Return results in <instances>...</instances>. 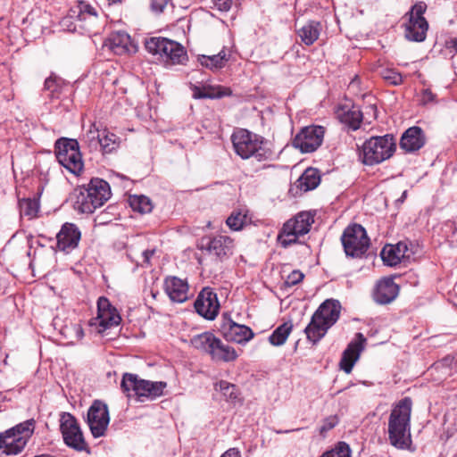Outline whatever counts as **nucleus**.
<instances>
[{
    "instance_id": "nucleus-1",
    "label": "nucleus",
    "mask_w": 457,
    "mask_h": 457,
    "mask_svg": "<svg viewBox=\"0 0 457 457\" xmlns=\"http://www.w3.org/2000/svg\"><path fill=\"white\" fill-rule=\"evenodd\" d=\"M411 400L402 399L392 410L388 420V438L390 444L398 449H407L411 444Z\"/></svg>"
},
{
    "instance_id": "nucleus-2",
    "label": "nucleus",
    "mask_w": 457,
    "mask_h": 457,
    "mask_svg": "<svg viewBox=\"0 0 457 457\" xmlns=\"http://www.w3.org/2000/svg\"><path fill=\"white\" fill-rule=\"evenodd\" d=\"M233 148L242 159H253L265 162L273 159L274 153L268 146L267 141L247 129H237L231 135Z\"/></svg>"
},
{
    "instance_id": "nucleus-3",
    "label": "nucleus",
    "mask_w": 457,
    "mask_h": 457,
    "mask_svg": "<svg viewBox=\"0 0 457 457\" xmlns=\"http://www.w3.org/2000/svg\"><path fill=\"white\" fill-rule=\"evenodd\" d=\"M111 196L109 184L101 179H92L87 185L74 189V209L80 213H93Z\"/></svg>"
},
{
    "instance_id": "nucleus-4",
    "label": "nucleus",
    "mask_w": 457,
    "mask_h": 457,
    "mask_svg": "<svg viewBox=\"0 0 457 457\" xmlns=\"http://www.w3.org/2000/svg\"><path fill=\"white\" fill-rule=\"evenodd\" d=\"M341 304L335 299L325 300L312 314L311 321L304 328L308 341L316 345L325 337L328 330L337 321Z\"/></svg>"
},
{
    "instance_id": "nucleus-5",
    "label": "nucleus",
    "mask_w": 457,
    "mask_h": 457,
    "mask_svg": "<svg viewBox=\"0 0 457 457\" xmlns=\"http://www.w3.org/2000/svg\"><path fill=\"white\" fill-rule=\"evenodd\" d=\"M395 142L392 135L371 137L361 145L359 158L365 165H375L389 159L395 151Z\"/></svg>"
},
{
    "instance_id": "nucleus-6",
    "label": "nucleus",
    "mask_w": 457,
    "mask_h": 457,
    "mask_svg": "<svg viewBox=\"0 0 457 457\" xmlns=\"http://www.w3.org/2000/svg\"><path fill=\"white\" fill-rule=\"evenodd\" d=\"M167 384L162 381H150L140 378L137 374L124 373L120 382V387L127 396H130L133 393L138 399L143 402L145 399L154 400L163 394V390Z\"/></svg>"
},
{
    "instance_id": "nucleus-7",
    "label": "nucleus",
    "mask_w": 457,
    "mask_h": 457,
    "mask_svg": "<svg viewBox=\"0 0 457 457\" xmlns=\"http://www.w3.org/2000/svg\"><path fill=\"white\" fill-rule=\"evenodd\" d=\"M145 46L148 53L158 55L168 64H184L188 59L181 44L166 37H154L146 39Z\"/></svg>"
},
{
    "instance_id": "nucleus-8",
    "label": "nucleus",
    "mask_w": 457,
    "mask_h": 457,
    "mask_svg": "<svg viewBox=\"0 0 457 457\" xmlns=\"http://www.w3.org/2000/svg\"><path fill=\"white\" fill-rule=\"evenodd\" d=\"M54 153L58 162L69 172L80 175L84 169V162L76 139L60 138L55 142Z\"/></svg>"
},
{
    "instance_id": "nucleus-9",
    "label": "nucleus",
    "mask_w": 457,
    "mask_h": 457,
    "mask_svg": "<svg viewBox=\"0 0 457 457\" xmlns=\"http://www.w3.org/2000/svg\"><path fill=\"white\" fill-rule=\"evenodd\" d=\"M313 221V216L310 212H302L298 213L283 225L277 237L278 242L284 248L296 244L300 236H303L310 231Z\"/></svg>"
},
{
    "instance_id": "nucleus-10",
    "label": "nucleus",
    "mask_w": 457,
    "mask_h": 457,
    "mask_svg": "<svg viewBox=\"0 0 457 457\" xmlns=\"http://www.w3.org/2000/svg\"><path fill=\"white\" fill-rule=\"evenodd\" d=\"M83 141L89 151L100 150L103 154H109L117 151L121 143L119 136L107 129H99L95 124L83 136Z\"/></svg>"
},
{
    "instance_id": "nucleus-11",
    "label": "nucleus",
    "mask_w": 457,
    "mask_h": 457,
    "mask_svg": "<svg viewBox=\"0 0 457 457\" xmlns=\"http://www.w3.org/2000/svg\"><path fill=\"white\" fill-rule=\"evenodd\" d=\"M341 241L345 254L351 257H361L370 246V238L367 232L360 224L348 226L344 230Z\"/></svg>"
},
{
    "instance_id": "nucleus-12",
    "label": "nucleus",
    "mask_w": 457,
    "mask_h": 457,
    "mask_svg": "<svg viewBox=\"0 0 457 457\" xmlns=\"http://www.w3.org/2000/svg\"><path fill=\"white\" fill-rule=\"evenodd\" d=\"M60 430L65 445L77 451L87 447L83 433L76 418L70 412H62L60 418Z\"/></svg>"
},
{
    "instance_id": "nucleus-13",
    "label": "nucleus",
    "mask_w": 457,
    "mask_h": 457,
    "mask_svg": "<svg viewBox=\"0 0 457 457\" xmlns=\"http://www.w3.org/2000/svg\"><path fill=\"white\" fill-rule=\"evenodd\" d=\"M121 318L116 308L112 306L110 301L104 297H99L97 301V316L89 322L90 327L95 328L99 334L106 329L118 326Z\"/></svg>"
},
{
    "instance_id": "nucleus-14",
    "label": "nucleus",
    "mask_w": 457,
    "mask_h": 457,
    "mask_svg": "<svg viewBox=\"0 0 457 457\" xmlns=\"http://www.w3.org/2000/svg\"><path fill=\"white\" fill-rule=\"evenodd\" d=\"M110 422V416L107 405L96 400L89 407L87 415V423L94 437H101L105 435Z\"/></svg>"
},
{
    "instance_id": "nucleus-15",
    "label": "nucleus",
    "mask_w": 457,
    "mask_h": 457,
    "mask_svg": "<svg viewBox=\"0 0 457 457\" xmlns=\"http://www.w3.org/2000/svg\"><path fill=\"white\" fill-rule=\"evenodd\" d=\"M325 129L321 126H308L295 137L293 145L302 153H312L322 144Z\"/></svg>"
},
{
    "instance_id": "nucleus-16",
    "label": "nucleus",
    "mask_w": 457,
    "mask_h": 457,
    "mask_svg": "<svg viewBox=\"0 0 457 457\" xmlns=\"http://www.w3.org/2000/svg\"><path fill=\"white\" fill-rule=\"evenodd\" d=\"M195 312L208 320H213L220 308L217 294L212 287H204L195 302Z\"/></svg>"
},
{
    "instance_id": "nucleus-17",
    "label": "nucleus",
    "mask_w": 457,
    "mask_h": 457,
    "mask_svg": "<svg viewBox=\"0 0 457 457\" xmlns=\"http://www.w3.org/2000/svg\"><path fill=\"white\" fill-rule=\"evenodd\" d=\"M220 329L228 341L243 343L253 337V332L249 327L235 322L228 313L222 315Z\"/></svg>"
},
{
    "instance_id": "nucleus-18",
    "label": "nucleus",
    "mask_w": 457,
    "mask_h": 457,
    "mask_svg": "<svg viewBox=\"0 0 457 457\" xmlns=\"http://www.w3.org/2000/svg\"><path fill=\"white\" fill-rule=\"evenodd\" d=\"M81 237L79 228L74 223H64L56 235L57 248L69 253L78 247Z\"/></svg>"
},
{
    "instance_id": "nucleus-19",
    "label": "nucleus",
    "mask_w": 457,
    "mask_h": 457,
    "mask_svg": "<svg viewBox=\"0 0 457 457\" xmlns=\"http://www.w3.org/2000/svg\"><path fill=\"white\" fill-rule=\"evenodd\" d=\"M78 14L76 15V22L73 30L77 29V27L82 29L86 33L96 34L98 32L96 28L98 22V15L96 9L90 4L80 2L78 5Z\"/></svg>"
},
{
    "instance_id": "nucleus-20",
    "label": "nucleus",
    "mask_w": 457,
    "mask_h": 457,
    "mask_svg": "<svg viewBox=\"0 0 457 457\" xmlns=\"http://www.w3.org/2000/svg\"><path fill=\"white\" fill-rule=\"evenodd\" d=\"M366 338L361 333L356 334V339L352 341L344 351L340 360V368L346 374L351 373L355 362L360 357L361 352L364 348Z\"/></svg>"
},
{
    "instance_id": "nucleus-21",
    "label": "nucleus",
    "mask_w": 457,
    "mask_h": 457,
    "mask_svg": "<svg viewBox=\"0 0 457 457\" xmlns=\"http://www.w3.org/2000/svg\"><path fill=\"white\" fill-rule=\"evenodd\" d=\"M399 294V287L393 278H383L376 284L373 299L378 304L392 303Z\"/></svg>"
},
{
    "instance_id": "nucleus-22",
    "label": "nucleus",
    "mask_w": 457,
    "mask_h": 457,
    "mask_svg": "<svg viewBox=\"0 0 457 457\" xmlns=\"http://www.w3.org/2000/svg\"><path fill=\"white\" fill-rule=\"evenodd\" d=\"M164 290L169 298L175 303H184L189 297L187 281L175 276L164 279Z\"/></svg>"
},
{
    "instance_id": "nucleus-23",
    "label": "nucleus",
    "mask_w": 457,
    "mask_h": 457,
    "mask_svg": "<svg viewBox=\"0 0 457 457\" xmlns=\"http://www.w3.org/2000/svg\"><path fill=\"white\" fill-rule=\"evenodd\" d=\"M204 248L210 254H212L220 261H223L232 255L234 240L228 236H217L210 238Z\"/></svg>"
},
{
    "instance_id": "nucleus-24",
    "label": "nucleus",
    "mask_w": 457,
    "mask_h": 457,
    "mask_svg": "<svg viewBox=\"0 0 457 457\" xmlns=\"http://www.w3.org/2000/svg\"><path fill=\"white\" fill-rule=\"evenodd\" d=\"M426 137L424 131L418 126L407 129L401 137L400 147L407 153H413L424 146Z\"/></svg>"
},
{
    "instance_id": "nucleus-25",
    "label": "nucleus",
    "mask_w": 457,
    "mask_h": 457,
    "mask_svg": "<svg viewBox=\"0 0 457 457\" xmlns=\"http://www.w3.org/2000/svg\"><path fill=\"white\" fill-rule=\"evenodd\" d=\"M53 324L71 344L80 340L84 337V331L78 322H72L58 315L53 320Z\"/></svg>"
},
{
    "instance_id": "nucleus-26",
    "label": "nucleus",
    "mask_w": 457,
    "mask_h": 457,
    "mask_svg": "<svg viewBox=\"0 0 457 457\" xmlns=\"http://www.w3.org/2000/svg\"><path fill=\"white\" fill-rule=\"evenodd\" d=\"M337 115L340 122L353 131L359 129L361 123L368 125L371 123V120L364 116L363 112L355 105H353L351 108L343 107Z\"/></svg>"
},
{
    "instance_id": "nucleus-27",
    "label": "nucleus",
    "mask_w": 457,
    "mask_h": 457,
    "mask_svg": "<svg viewBox=\"0 0 457 457\" xmlns=\"http://www.w3.org/2000/svg\"><path fill=\"white\" fill-rule=\"evenodd\" d=\"M26 445L22 437L12 436L7 429L0 433V457L17 455L21 453Z\"/></svg>"
},
{
    "instance_id": "nucleus-28",
    "label": "nucleus",
    "mask_w": 457,
    "mask_h": 457,
    "mask_svg": "<svg viewBox=\"0 0 457 457\" xmlns=\"http://www.w3.org/2000/svg\"><path fill=\"white\" fill-rule=\"evenodd\" d=\"M404 27V36L407 40L413 42H422L425 40L428 29V23L426 19H420V21L409 19Z\"/></svg>"
},
{
    "instance_id": "nucleus-29",
    "label": "nucleus",
    "mask_w": 457,
    "mask_h": 457,
    "mask_svg": "<svg viewBox=\"0 0 457 457\" xmlns=\"http://www.w3.org/2000/svg\"><path fill=\"white\" fill-rule=\"evenodd\" d=\"M407 245L405 243L399 242L396 245H386L381 251V258L383 262L390 267L396 266L405 256Z\"/></svg>"
},
{
    "instance_id": "nucleus-30",
    "label": "nucleus",
    "mask_w": 457,
    "mask_h": 457,
    "mask_svg": "<svg viewBox=\"0 0 457 457\" xmlns=\"http://www.w3.org/2000/svg\"><path fill=\"white\" fill-rule=\"evenodd\" d=\"M212 360L217 361H233L237 358L236 350L230 345L224 344L220 338L215 337L209 353Z\"/></svg>"
},
{
    "instance_id": "nucleus-31",
    "label": "nucleus",
    "mask_w": 457,
    "mask_h": 457,
    "mask_svg": "<svg viewBox=\"0 0 457 457\" xmlns=\"http://www.w3.org/2000/svg\"><path fill=\"white\" fill-rule=\"evenodd\" d=\"M213 388L216 392H220L222 395L226 402L234 405L242 403L240 390L235 384L226 380H220L214 383Z\"/></svg>"
},
{
    "instance_id": "nucleus-32",
    "label": "nucleus",
    "mask_w": 457,
    "mask_h": 457,
    "mask_svg": "<svg viewBox=\"0 0 457 457\" xmlns=\"http://www.w3.org/2000/svg\"><path fill=\"white\" fill-rule=\"evenodd\" d=\"M321 31V24L319 21H311L297 30V35L306 46L312 45Z\"/></svg>"
},
{
    "instance_id": "nucleus-33",
    "label": "nucleus",
    "mask_w": 457,
    "mask_h": 457,
    "mask_svg": "<svg viewBox=\"0 0 457 457\" xmlns=\"http://www.w3.org/2000/svg\"><path fill=\"white\" fill-rule=\"evenodd\" d=\"M130 37L129 34L121 31L112 33L109 39V48L118 55H121L129 51Z\"/></svg>"
},
{
    "instance_id": "nucleus-34",
    "label": "nucleus",
    "mask_w": 457,
    "mask_h": 457,
    "mask_svg": "<svg viewBox=\"0 0 457 457\" xmlns=\"http://www.w3.org/2000/svg\"><path fill=\"white\" fill-rule=\"evenodd\" d=\"M320 182V177L317 169L308 168L297 179V187L304 192L312 190L318 187Z\"/></svg>"
},
{
    "instance_id": "nucleus-35",
    "label": "nucleus",
    "mask_w": 457,
    "mask_h": 457,
    "mask_svg": "<svg viewBox=\"0 0 457 457\" xmlns=\"http://www.w3.org/2000/svg\"><path fill=\"white\" fill-rule=\"evenodd\" d=\"M228 57L225 50H221L219 54L213 55H200L198 62L200 64L212 71L223 68L228 62Z\"/></svg>"
},
{
    "instance_id": "nucleus-36",
    "label": "nucleus",
    "mask_w": 457,
    "mask_h": 457,
    "mask_svg": "<svg viewBox=\"0 0 457 457\" xmlns=\"http://www.w3.org/2000/svg\"><path fill=\"white\" fill-rule=\"evenodd\" d=\"M215 337L212 332H204L193 337L190 342L193 347L209 354L212 344L215 343Z\"/></svg>"
},
{
    "instance_id": "nucleus-37",
    "label": "nucleus",
    "mask_w": 457,
    "mask_h": 457,
    "mask_svg": "<svg viewBox=\"0 0 457 457\" xmlns=\"http://www.w3.org/2000/svg\"><path fill=\"white\" fill-rule=\"evenodd\" d=\"M35 429V421L33 419L27 420L23 422L17 424L16 426L8 429V433L12 434V436L22 437L26 443L33 435Z\"/></svg>"
},
{
    "instance_id": "nucleus-38",
    "label": "nucleus",
    "mask_w": 457,
    "mask_h": 457,
    "mask_svg": "<svg viewBox=\"0 0 457 457\" xmlns=\"http://www.w3.org/2000/svg\"><path fill=\"white\" fill-rule=\"evenodd\" d=\"M292 328L293 326L291 323L285 322L281 324L269 337V342L275 346L284 345L290 335Z\"/></svg>"
},
{
    "instance_id": "nucleus-39",
    "label": "nucleus",
    "mask_w": 457,
    "mask_h": 457,
    "mask_svg": "<svg viewBox=\"0 0 457 457\" xmlns=\"http://www.w3.org/2000/svg\"><path fill=\"white\" fill-rule=\"evenodd\" d=\"M247 224V216L241 211H233L226 220V225L232 231H240Z\"/></svg>"
},
{
    "instance_id": "nucleus-40",
    "label": "nucleus",
    "mask_w": 457,
    "mask_h": 457,
    "mask_svg": "<svg viewBox=\"0 0 457 457\" xmlns=\"http://www.w3.org/2000/svg\"><path fill=\"white\" fill-rule=\"evenodd\" d=\"M129 205L134 211L140 213H148L153 209L151 200L145 195H131Z\"/></svg>"
},
{
    "instance_id": "nucleus-41",
    "label": "nucleus",
    "mask_w": 457,
    "mask_h": 457,
    "mask_svg": "<svg viewBox=\"0 0 457 457\" xmlns=\"http://www.w3.org/2000/svg\"><path fill=\"white\" fill-rule=\"evenodd\" d=\"M21 215L31 220L37 217L39 211V203L36 199H22L20 201Z\"/></svg>"
},
{
    "instance_id": "nucleus-42",
    "label": "nucleus",
    "mask_w": 457,
    "mask_h": 457,
    "mask_svg": "<svg viewBox=\"0 0 457 457\" xmlns=\"http://www.w3.org/2000/svg\"><path fill=\"white\" fill-rule=\"evenodd\" d=\"M63 81L61 78L51 75L46 79L44 89L50 93L51 97H58L62 88Z\"/></svg>"
},
{
    "instance_id": "nucleus-43",
    "label": "nucleus",
    "mask_w": 457,
    "mask_h": 457,
    "mask_svg": "<svg viewBox=\"0 0 457 457\" xmlns=\"http://www.w3.org/2000/svg\"><path fill=\"white\" fill-rule=\"evenodd\" d=\"M320 457H351V450L346 443L339 442L335 448L325 452Z\"/></svg>"
},
{
    "instance_id": "nucleus-44",
    "label": "nucleus",
    "mask_w": 457,
    "mask_h": 457,
    "mask_svg": "<svg viewBox=\"0 0 457 457\" xmlns=\"http://www.w3.org/2000/svg\"><path fill=\"white\" fill-rule=\"evenodd\" d=\"M383 79L389 84L398 86L403 83V76L395 70H386L382 73Z\"/></svg>"
},
{
    "instance_id": "nucleus-45",
    "label": "nucleus",
    "mask_w": 457,
    "mask_h": 457,
    "mask_svg": "<svg viewBox=\"0 0 457 457\" xmlns=\"http://www.w3.org/2000/svg\"><path fill=\"white\" fill-rule=\"evenodd\" d=\"M426 10L427 4L424 2H419L415 4L409 12V19L417 21H420V19H425L423 15Z\"/></svg>"
},
{
    "instance_id": "nucleus-46",
    "label": "nucleus",
    "mask_w": 457,
    "mask_h": 457,
    "mask_svg": "<svg viewBox=\"0 0 457 457\" xmlns=\"http://www.w3.org/2000/svg\"><path fill=\"white\" fill-rule=\"evenodd\" d=\"M339 422L337 415H331L323 420V424L320 428V434L324 436L328 431L334 428Z\"/></svg>"
},
{
    "instance_id": "nucleus-47",
    "label": "nucleus",
    "mask_w": 457,
    "mask_h": 457,
    "mask_svg": "<svg viewBox=\"0 0 457 457\" xmlns=\"http://www.w3.org/2000/svg\"><path fill=\"white\" fill-rule=\"evenodd\" d=\"M304 278L303 272L298 270H293L286 278L285 284L287 287H293L300 283Z\"/></svg>"
},
{
    "instance_id": "nucleus-48",
    "label": "nucleus",
    "mask_w": 457,
    "mask_h": 457,
    "mask_svg": "<svg viewBox=\"0 0 457 457\" xmlns=\"http://www.w3.org/2000/svg\"><path fill=\"white\" fill-rule=\"evenodd\" d=\"M170 0H151V9L157 13L162 12Z\"/></svg>"
},
{
    "instance_id": "nucleus-49",
    "label": "nucleus",
    "mask_w": 457,
    "mask_h": 457,
    "mask_svg": "<svg viewBox=\"0 0 457 457\" xmlns=\"http://www.w3.org/2000/svg\"><path fill=\"white\" fill-rule=\"evenodd\" d=\"M214 7L220 12H228L233 3V0H212Z\"/></svg>"
},
{
    "instance_id": "nucleus-50",
    "label": "nucleus",
    "mask_w": 457,
    "mask_h": 457,
    "mask_svg": "<svg viewBox=\"0 0 457 457\" xmlns=\"http://www.w3.org/2000/svg\"><path fill=\"white\" fill-rule=\"evenodd\" d=\"M190 88L193 92V97L195 99L212 98L210 94L204 93L202 88L196 85L190 84Z\"/></svg>"
},
{
    "instance_id": "nucleus-51",
    "label": "nucleus",
    "mask_w": 457,
    "mask_h": 457,
    "mask_svg": "<svg viewBox=\"0 0 457 457\" xmlns=\"http://www.w3.org/2000/svg\"><path fill=\"white\" fill-rule=\"evenodd\" d=\"M364 116H366L368 119L375 120L377 118V106L375 104H370L365 108V112H363Z\"/></svg>"
},
{
    "instance_id": "nucleus-52",
    "label": "nucleus",
    "mask_w": 457,
    "mask_h": 457,
    "mask_svg": "<svg viewBox=\"0 0 457 457\" xmlns=\"http://www.w3.org/2000/svg\"><path fill=\"white\" fill-rule=\"evenodd\" d=\"M220 457H241V453L237 448H229Z\"/></svg>"
},
{
    "instance_id": "nucleus-53",
    "label": "nucleus",
    "mask_w": 457,
    "mask_h": 457,
    "mask_svg": "<svg viewBox=\"0 0 457 457\" xmlns=\"http://www.w3.org/2000/svg\"><path fill=\"white\" fill-rule=\"evenodd\" d=\"M154 250H145L143 251L142 253V257H143V262L146 264H149L150 263V259L152 258V256L154 255Z\"/></svg>"
},
{
    "instance_id": "nucleus-54",
    "label": "nucleus",
    "mask_w": 457,
    "mask_h": 457,
    "mask_svg": "<svg viewBox=\"0 0 457 457\" xmlns=\"http://www.w3.org/2000/svg\"><path fill=\"white\" fill-rule=\"evenodd\" d=\"M446 46L448 48L453 49L455 52L457 51V38H451L446 41Z\"/></svg>"
},
{
    "instance_id": "nucleus-55",
    "label": "nucleus",
    "mask_w": 457,
    "mask_h": 457,
    "mask_svg": "<svg viewBox=\"0 0 457 457\" xmlns=\"http://www.w3.org/2000/svg\"><path fill=\"white\" fill-rule=\"evenodd\" d=\"M5 401H7L6 395L4 393L0 392V411H3L4 410L3 407V403Z\"/></svg>"
},
{
    "instance_id": "nucleus-56",
    "label": "nucleus",
    "mask_w": 457,
    "mask_h": 457,
    "mask_svg": "<svg viewBox=\"0 0 457 457\" xmlns=\"http://www.w3.org/2000/svg\"><path fill=\"white\" fill-rule=\"evenodd\" d=\"M358 83H359V79H358V78H357V77H355V78H354V79L350 82V84H349V87H350V88H353V87H354L355 86H357V85H358Z\"/></svg>"
},
{
    "instance_id": "nucleus-57",
    "label": "nucleus",
    "mask_w": 457,
    "mask_h": 457,
    "mask_svg": "<svg viewBox=\"0 0 457 457\" xmlns=\"http://www.w3.org/2000/svg\"><path fill=\"white\" fill-rule=\"evenodd\" d=\"M292 430H286V431H277V433H288V432H291Z\"/></svg>"
},
{
    "instance_id": "nucleus-58",
    "label": "nucleus",
    "mask_w": 457,
    "mask_h": 457,
    "mask_svg": "<svg viewBox=\"0 0 457 457\" xmlns=\"http://www.w3.org/2000/svg\"><path fill=\"white\" fill-rule=\"evenodd\" d=\"M156 295H157V293H154V292H152V295H153V297H154V298H155V297H156Z\"/></svg>"
}]
</instances>
